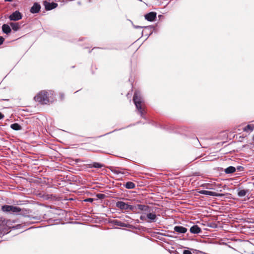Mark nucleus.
Instances as JSON below:
<instances>
[{
  "label": "nucleus",
  "mask_w": 254,
  "mask_h": 254,
  "mask_svg": "<svg viewBox=\"0 0 254 254\" xmlns=\"http://www.w3.org/2000/svg\"><path fill=\"white\" fill-rule=\"evenodd\" d=\"M146 216H145L144 214H142L140 216V219L142 220H146Z\"/></svg>",
  "instance_id": "nucleus-24"
},
{
  "label": "nucleus",
  "mask_w": 254,
  "mask_h": 254,
  "mask_svg": "<svg viewBox=\"0 0 254 254\" xmlns=\"http://www.w3.org/2000/svg\"><path fill=\"white\" fill-rule=\"evenodd\" d=\"M183 254H192V253L189 250H184L183 252Z\"/></svg>",
  "instance_id": "nucleus-25"
},
{
  "label": "nucleus",
  "mask_w": 254,
  "mask_h": 254,
  "mask_svg": "<svg viewBox=\"0 0 254 254\" xmlns=\"http://www.w3.org/2000/svg\"><path fill=\"white\" fill-rule=\"evenodd\" d=\"M4 40V39L2 37L0 36V45L3 43Z\"/></svg>",
  "instance_id": "nucleus-26"
},
{
  "label": "nucleus",
  "mask_w": 254,
  "mask_h": 254,
  "mask_svg": "<svg viewBox=\"0 0 254 254\" xmlns=\"http://www.w3.org/2000/svg\"><path fill=\"white\" fill-rule=\"evenodd\" d=\"M85 201H88V202H92L93 201V199L92 198H88L86 200H85Z\"/></svg>",
  "instance_id": "nucleus-29"
},
{
  "label": "nucleus",
  "mask_w": 254,
  "mask_h": 254,
  "mask_svg": "<svg viewBox=\"0 0 254 254\" xmlns=\"http://www.w3.org/2000/svg\"><path fill=\"white\" fill-rule=\"evenodd\" d=\"M4 115L0 112V120L4 118Z\"/></svg>",
  "instance_id": "nucleus-30"
},
{
  "label": "nucleus",
  "mask_w": 254,
  "mask_h": 254,
  "mask_svg": "<svg viewBox=\"0 0 254 254\" xmlns=\"http://www.w3.org/2000/svg\"><path fill=\"white\" fill-rule=\"evenodd\" d=\"M9 18L10 20L17 21L22 18V15L19 11H16L9 15Z\"/></svg>",
  "instance_id": "nucleus-4"
},
{
  "label": "nucleus",
  "mask_w": 254,
  "mask_h": 254,
  "mask_svg": "<svg viewBox=\"0 0 254 254\" xmlns=\"http://www.w3.org/2000/svg\"><path fill=\"white\" fill-rule=\"evenodd\" d=\"M92 166L96 168H101L103 167V165L99 163L95 162L93 164Z\"/></svg>",
  "instance_id": "nucleus-23"
},
{
  "label": "nucleus",
  "mask_w": 254,
  "mask_h": 254,
  "mask_svg": "<svg viewBox=\"0 0 254 254\" xmlns=\"http://www.w3.org/2000/svg\"><path fill=\"white\" fill-rule=\"evenodd\" d=\"M114 172L115 173H116V174H119V173L123 174V172H121V171H118V170H115V171H114Z\"/></svg>",
  "instance_id": "nucleus-27"
},
{
  "label": "nucleus",
  "mask_w": 254,
  "mask_h": 254,
  "mask_svg": "<svg viewBox=\"0 0 254 254\" xmlns=\"http://www.w3.org/2000/svg\"><path fill=\"white\" fill-rule=\"evenodd\" d=\"M254 129V125H247L245 129H244V130L245 131H248V130H250V131H252L253 130V129Z\"/></svg>",
  "instance_id": "nucleus-22"
},
{
  "label": "nucleus",
  "mask_w": 254,
  "mask_h": 254,
  "mask_svg": "<svg viewBox=\"0 0 254 254\" xmlns=\"http://www.w3.org/2000/svg\"><path fill=\"white\" fill-rule=\"evenodd\" d=\"M1 209L4 212H11V205H3L2 206Z\"/></svg>",
  "instance_id": "nucleus-17"
},
{
  "label": "nucleus",
  "mask_w": 254,
  "mask_h": 254,
  "mask_svg": "<svg viewBox=\"0 0 254 254\" xmlns=\"http://www.w3.org/2000/svg\"><path fill=\"white\" fill-rule=\"evenodd\" d=\"M135 206L136 207L135 209H136L137 208L139 210L143 211L145 212L149 211V207L147 205L137 204L136 206Z\"/></svg>",
  "instance_id": "nucleus-10"
},
{
  "label": "nucleus",
  "mask_w": 254,
  "mask_h": 254,
  "mask_svg": "<svg viewBox=\"0 0 254 254\" xmlns=\"http://www.w3.org/2000/svg\"><path fill=\"white\" fill-rule=\"evenodd\" d=\"M41 8V6L37 3H35L30 9V12L32 13H38Z\"/></svg>",
  "instance_id": "nucleus-8"
},
{
  "label": "nucleus",
  "mask_w": 254,
  "mask_h": 254,
  "mask_svg": "<svg viewBox=\"0 0 254 254\" xmlns=\"http://www.w3.org/2000/svg\"><path fill=\"white\" fill-rule=\"evenodd\" d=\"M174 231L179 233H185L187 231V229L183 226H177L174 227Z\"/></svg>",
  "instance_id": "nucleus-11"
},
{
  "label": "nucleus",
  "mask_w": 254,
  "mask_h": 254,
  "mask_svg": "<svg viewBox=\"0 0 254 254\" xmlns=\"http://www.w3.org/2000/svg\"><path fill=\"white\" fill-rule=\"evenodd\" d=\"M10 26H11L12 29L16 31L19 29V25L18 23H10Z\"/></svg>",
  "instance_id": "nucleus-18"
},
{
  "label": "nucleus",
  "mask_w": 254,
  "mask_h": 254,
  "mask_svg": "<svg viewBox=\"0 0 254 254\" xmlns=\"http://www.w3.org/2000/svg\"><path fill=\"white\" fill-rule=\"evenodd\" d=\"M151 210L149 208V211L146 212L147 215L146 217L149 220L148 222H156L157 220V217L155 214L152 213L151 212Z\"/></svg>",
  "instance_id": "nucleus-6"
},
{
  "label": "nucleus",
  "mask_w": 254,
  "mask_h": 254,
  "mask_svg": "<svg viewBox=\"0 0 254 254\" xmlns=\"http://www.w3.org/2000/svg\"><path fill=\"white\" fill-rule=\"evenodd\" d=\"M190 232L192 234H198L201 232V229L197 225H193L190 228Z\"/></svg>",
  "instance_id": "nucleus-12"
},
{
  "label": "nucleus",
  "mask_w": 254,
  "mask_h": 254,
  "mask_svg": "<svg viewBox=\"0 0 254 254\" xmlns=\"http://www.w3.org/2000/svg\"><path fill=\"white\" fill-rule=\"evenodd\" d=\"M135 184L131 182H127L125 185L126 188L128 189H133L135 188Z\"/></svg>",
  "instance_id": "nucleus-19"
},
{
  "label": "nucleus",
  "mask_w": 254,
  "mask_h": 254,
  "mask_svg": "<svg viewBox=\"0 0 254 254\" xmlns=\"http://www.w3.org/2000/svg\"><path fill=\"white\" fill-rule=\"evenodd\" d=\"M199 193L202 194L213 196H222L223 195V194L221 193H218L215 192L205 190H200L199 191Z\"/></svg>",
  "instance_id": "nucleus-5"
},
{
  "label": "nucleus",
  "mask_w": 254,
  "mask_h": 254,
  "mask_svg": "<svg viewBox=\"0 0 254 254\" xmlns=\"http://www.w3.org/2000/svg\"><path fill=\"white\" fill-rule=\"evenodd\" d=\"M20 211L21 209L19 207L17 206H11V212L16 213L19 212Z\"/></svg>",
  "instance_id": "nucleus-21"
},
{
  "label": "nucleus",
  "mask_w": 254,
  "mask_h": 254,
  "mask_svg": "<svg viewBox=\"0 0 254 254\" xmlns=\"http://www.w3.org/2000/svg\"><path fill=\"white\" fill-rule=\"evenodd\" d=\"M55 93L52 90H42L39 92L34 98V100L42 104H47L52 102Z\"/></svg>",
  "instance_id": "nucleus-1"
},
{
  "label": "nucleus",
  "mask_w": 254,
  "mask_h": 254,
  "mask_svg": "<svg viewBox=\"0 0 254 254\" xmlns=\"http://www.w3.org/2000/svg\"><path fill=\"white\" fill-rule=\"evenodd\" d=\"M156 12H150L145 15V18L149 21H153L156 17Z\"/></svg>",
  "instance_id": "nucleus-7"
},
{
  "label": "nucleus",
  "mask_w": 254,
  "mask_h": 254,
  "mask_svg": "<svg viewBox=\"0 0 254 254\" xmlns=\"http://www.w3.org/2000/svg\"><path fill=\"white\" fill-rule=\"evenodd\" d=\"M10 127L15 130H19L21 129V127L17 123H14L10 125Z\"/></svg>",
  "instance_id": "nucleus-16"
},
{
  "label": "nucleus",
  "mask_w": 254,
  "mask_h": 254,
  "mask_svg": "<svg viewBox=\"0 0 254 254\" xmlns=\"http://www.w3.org/2000/svg\"><path fill=\"white\" fill-rule=\"evenodd\" d=\"M236 168L233 166H229L225 169V172L226 174H231L235 172Z\"/></svg>",
  "instance_id": "nucleus-15"
},
{
  "label": "nucleus",
  "mask_w": 254,
  "mask_h": 254,
  "mask_svg": "<svg viewBox=\"0 0 254 254\" xmlns=\"http://www.w3.org/2000/svg\"><path fill=\"white\" fill-rule=\"evenodd\" d=\"M133 101L140 115L141 116H143V111L142 108V104L143 102V99L140 92H135L133 97Z\"/></svg>",
  "instance_id": "nucleus-2"
},
{
  "label": "nucleus",
  "mask_w": 254,
  "mask_h": 254,
  "mask_svg": "<svg viewBox=\"0 0 254 254\" xmlns=\"http://www.w3.org/2000/svg\"><path fill=\"white\" fill-rule=\"evenodd\" d=\"M248 192V190H242L239 191L238 195L240 197H243L246 195Z\"/></svg>",
  "instance_id": "nucleus-20"
},
{
  "label": "nucleus",
  "mask_w": 254,
  "mask_h": 254,
  "mask_svg": "<svg viewBox=\"0 0 254 254\" xmlns=\"http://www.w3.org/2000/svg\"><path fill=\"white\" fill-rule=\"evenodd\" d=\"M237 169L239 171H242L243 169V167L242 166H238Z\"/></svg>",
  "instance_id": "nucleus-28"
},
{
  "label": "nucleus",
  "mask_w": 254,
  "mask_h": 254,
  "mask_svg": "<svg viewBox=\"0 0 254 254\" xmlns=\"http://www.w3.org/2000/svg\"><path fill=\"white\" fill-rule=\"evenodd\" d=\"M2 30L4 33L8 34L10 33L11 29L7 24H3L2 26Z\"/></svg>",
  "instance_id": "nucleus-14"
},
{
  "label": "nucleus",
  "mask_w": 254,
  "mask_h": 254,
  "mask_svg": "<svg viewBox=\"0 0 254 254\" xmlns=\"http://www.w3.org/2000/svg\"><path fill=\"white\" fill-rule=\"evenodd\" d=\"M135 28H141L142 27L140 26H133Z\"/></svg>",
  "instance_id": "nucleus-31"
},
{
  "label": "nucleus",
  "mask_w": 254,
  "mask_h": 254,
  "mask_svg": "<svg viewBox=\"0 0 254 254\" xmlns=\"http://www.w3.org/2000/svg\"><path fill=\"white\" fill-rule=\"evenodd\" d=\"M116 206L117 207L120 208L121 210H130L133 211L135 210L136 207L134 205H130L124 201H119L116 202Z\"/></svg>",
  "instance_id": "nucleus-3"
},
{
  "label": "nucleus",
  "mask_w": 254,
  "mask_h": 254,
  "mask_svg": "<svg viewBox=\"0 0 254 254\" xmlns=\"http://www.w3.org/2000/svg\"><path fill=\"white\" fill-rule=\"evenodd\" d=\"M58 6V4L54 2L49 3L46 2L45 3V8L48 10H52Z\"/></svg>",
  "instance_id": "nucleus-9"
},
{
  "label": "nucleus",
  "mask_w": 254,
  "mask_h": 254,
  "mask_svg": "<svg viewBox=\"0 0 254 254\" xmlns=\"http://www.w3.org/2000/svg\"><path fill=\"white\" fill-rule=\"evenodd\" d=\"M112 222L114 224L121 227H129L130 226L129 224L122 222L117 220H114Z\"/></svg>",
  "instance_id": "nucleus-13"
}]
</instances>
